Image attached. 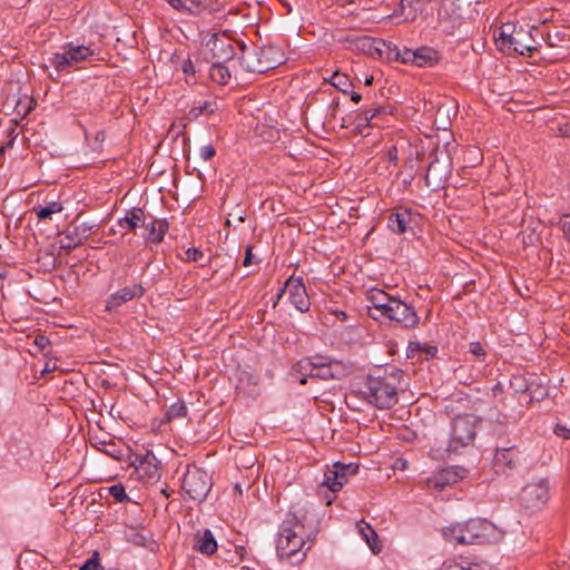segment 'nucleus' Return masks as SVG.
<instances>
[{"instance_id": "obj_1", "label": "nucleus", "mask_w": 570, "mask_h": 570, "mask_svg": "<svg viewBox=\"0 0 570 570\" xmlns=\"http://www.w3.org/2000/svg\"><path fill=\"white\" fill-rule=\"evenodd\" d=\"M318 533L317 515L305 505H294L283 520L276 543L281 559L301 560Z\"/></svg>"}, {"instance_id": "obj_2", "label": "nucleus", "mask_w": 570, "mask_h": 570, "mask_svg": "<svg viewBox=\"0 0 570 570\" xmlns=\"http://www.w3.org/2000/svg\"><path fill=\"white\" fill-rule=\"evenodd\" d=\"M402 371L379 370L377 374L367 375L360 387V396L376 409H391L397 403V391Z\"/></svg>"}, {"instance_id": "obj_3", "label": "nucleus", "mask_w": 570, "mask_h": 570, "mask_svg": "<svg viewBox=\"0 0 570 570\" xmlns=\"http://www.w3.org/2000/svg\"><path fill=\"white\" fill-rule=\"evenodd\" d=\"M443 537L456 544H483L497 538V528L492 522L476 518L444 528Z\"/></svg>"}, {"instance_id": "obj_4", "label": "nucleus", "mask_w": 570, "mask_h": 570, "mask_svg": "<svg viewBox=\"0 0 570 570\" xmlns=\"http://www.w3.org/2000/svg\"><path fill=\"white\" fill-rule=\"evenodd\" d=\"M294 371L302 376L301 384H306L307 379L340 380L347 375L348 368L342 362L325 355H314L298 361Z\"/></svg>"}, {"instance_id": "obj_5", "label": "nucleus", "mask_w": 570, "mask_h": 570, "mask_svg": "<svg viewBox=\"0 0 570 570\" xmlns=\"http://www.w3.org/2000/svg\"><path fill=\"white\" fill-rule=\"evenodd\" d=\"M482 419L472 413L459 414L452 420L448 452H458L473 443Z\"/></svg>"}, {"instance_id": "obj_6", "label": "nucleus", "mask_w": 570, "mask_h": 570, "mask_svg": "<svg viewBox=\"0 0 570 570\" xmlns=\"http://www.w3.org/2000/svg\"><path fill=\"white\" fill-rule=\"evenodd\" d=\"M539 33L540 31L537 27H532L529 31L521 27L513 35L502 38L503 40L500 42L501 51L532 57L533 52L537 51L534 37Z\"/></svg>"}, {"instance_id": "obj_7", "label": "nucleus", "mask_w": 570, "mask_h": 570, "mask_svg": "<svg viewBox=\"0 0 570 570\" xmlns=\"http://www.w3.org/2000/svg\"><path fill=\"white\" fill-rule=\"evenodd\" d=\"M91 56H94V50L89 46L68 43L65 51L53 53L49 58V62L58 73L70 72L77 63L87 60Z\"/></svg>"}, {"instance_id": "obj_8", "label": "nucleus", "mask_w": 570, "mask_h": 570, "mask_svg": "<svg viewBox=\"0 0 570 570\" xmlns=\"http://www.w3.org/2000/svg\"><path fill=\"white\" fill-rule=\"evenodd\" d=\"M212 487L208 473L199 468L188 469L184 475L181 488L195 501H203Z\"/></svg>"}, {"instance_id": "obj_9", "label": "nucleus", "mask_w": 570, "mask_h": 570, "mask_svg": "<svg viewBox=\"0 0 570 570\" xmlns=\"http://www.w3.org/2000/svg\"><path fill=\"white\" fill-rule=\"evenodd\" d=\"M549 482L547 479H537L524 485L520 493L522 507L528 511L541 509L549 498Z\"/></svg>"}, {"instance_id": "obj_10", "label": "nucleus", "mask_w": 570, "mask_h": 570, "mask_svg": "<svg viewBox=\"0 0 570 570\" xmlns=\"http://www.w3.org/2000/svg\"><path fill=\"white\" fill-rule=\"evenodd\" d=\"M525 462V453L517 445L497 448L493 468L497 473L509 475Z\"/></svg>"}, {"instance_id": "obj_11", "label": "nucleus", "mask_w": 570, "mask_h": 570, "mask_svg": "<svg viewBox=\"0 0 570 570\" xmlns=\"http://www.w3.org/2000/svg\"><path fill=\"white\" fill-rule=\"evenodd\" d=\"M243 55L239 58L243 68L249 72L264 73L277 67V61L268 58L271 49L259 48L253 51H246L243 45Z\"/></svg>"}, {"instance_id": "obj_12", "label": "nucleus", "mask_w": 570, "mask_h": 570, "mask_svg": "<svg viewBox=\"0 0 570 570\" xmlns=\"http://www.w3.org/2000/svg\"><path fill=\"white\" fill-rule=\"evenodd\" d=\"M385 317L401 324L404 328H414L420 322L414 308L399 298L391 302L390 311Z\"/></svg>"}, {"instance_id": "obj_13", "label": "nucleus", "mask_w": 570, "mask_h": 570, "mask_svg": "<svg viewBox=\"0 0 570 570\" xmlns=\"http://www.w3.org/2000/svg\"><path fill=\"white\" fill-rule=\"evenodd\" d=\"M96 227L95 224L90 223H80L78 224L76 220L70 224L65 233L63 237L61 239V248L63 249H73L80 244H82L83 240H86L92 233L94 228Z\"/></svg>"}, {"instance_id": "obj_14", "label": "nucleus", "mask_w": 570, "mask_h": 570, "mask_svg": "<svg viewBox=\"0 0 570 570\" xmlns=\"http://www.w3.org/2000/svg\"><path fill=\"white\" fill-rule=\"evenodd\" d=\"M450 157L446 156L445 161H440L438 158L432 160L426 168L425 185L432 190H438L444 187L450 176Z\"/></svg>"}, {"instance_id": "obj_15", "label": "nucleus", "mask_w": 570, "mask_h": 570, "mask_svg": "<svg viewBox=\"0 0 570 570\" xmlns=\"http://www.w3.org/2000/svg\"><path fill=\"white\" fill-rule=\"evenodd\" d=\"M145 293L146 289L141 284L125 286L107 297L105 309L115 311L127 302L142 297Z\"/></svg>"}, {"instance_id": "obj_16", "label": "nucleus", "mask_w": 570, "mask_h": 570, "mask_svg": "<svg viewBox=\"0 0 570 570\" xmlns=\"http://www.w3.org/2000/svg\"><path fill=\"white\" fill-rule=\"evenodd\" d=\"M167 3L176 11L193 17H202L215 12L210 0H167Z\"/></svg>"}, {"instance_id": "obj_17", "label": "nucleus", "mask_w": 570, "mask_h": 570, "mask_svg": "<svg viewBox=\"0 0 570 570\" xmlns=\"http://www.w3.org/2000/svg\"><path fill=\"white\" fill-rule=\"evenodd\" d=\"M439 61L435 50L429 47H421L415 50L403 48V63L414 65L420 68L432 67Z\"/></svg>"}, {"instance_id": "obj_18", "label": "nucleus", "mask_w": 570, "mask_h": 570, "mask_svg": "<svg viewBox=\"0 0 570 570\" xmlns=\"http://www.w3.org/2000/svg\"><path fill=\"white\" fill-rule=\"evenodd\" d=\"M370 55H377L380 59L387 61H400L403 63V49L395 43L384 39H372L368 46Z\"/></svg>"}, {"instance_id": "obj_19", "label": "nucleus", "mask_w": 570, "mask_h": 570, "mask_svg": "<svg viewBox=\"0 0 570 570\" xmlns=\"http://www.w3.org/2000/svg\"><path fill=\"white\" fill-rule=\"evenodd\" d=\"M286 286H288L289 301L295 308L301 313L309 311L311 301L306 293L303 279L301 277H289L286 282Z\"/></svg>"}, {"instance_id": "obj_20", "label": "nucleus", "mask_w": 570, "mask_h": 570, "mask_svg": "<svg viewBox=\"0 0 570 570\" xmlns=\"http://www.w3.org/2000/svg\"><path fill=\"white\" fill-rule=\"evenodd\" d=\"M206 47L210 51L212 58L216 59V61L226 62L235 55L230 40L225 37H219L216 33L210 36L206 42Z\"/></svg>"}, {"instance_id": "obj_21", "label": "nucleus", "mask_w": 570, "mask_h": 570, "mask_svg": "<svg viewBox=\"0 0 570 570\" xmlns=\"http://www.w3.org/2000/svg\"><path fill=\"white\" fill-rule=\"evenodd\" d=\"M462 475L454 468L440 470L433 476L428 479L429 488L443 490L445 487L456 483Z\"/></svg>"}, {"instance_id": "obj_22", "label": "nucleus", "mask_w": 570, "mask_h": 570, "mask_svg": "<svg viewBox=\"0 0 570 570\" xmlns=\"http://www.w3.org/2000/svg\"><path fill=\"white\" fill-rule=\"evenodd\" d=\"M194 550L210 556L218 551V544L209 529L197 532L194 538Z\"/></svg>"}, {"instance_id": "obj_23", "label": "nucleus", "mask_w": 570, "mask_h": 570, "mask_svg": "<svg viewBox=\"0 0 570 570\" xmlns=\"http://www.w3.org/2000/svg\"><path fill=\"white\" fill-rule=\"evenodd\" d=\"M412 210L410 208H400L389 216L387 226L395 234H403L406 232L410 222L412 220Z\"/></svg>"}, {"instance_id": "obj_24", "label": "nucleus", "mask_w": 570, "mask_h": 570, "mask_svg": "<svg viewBox=\"0 0 570 570\" xmlns=\"http://www.w3.org/2000/svg\"><path fill=\"white\" fill-rule=\"evenodd\" d=\"M126 540L135 546L150 548L155 544L153 533L146 528L130 527L125 532Z\"/></svg>"}, {"instance_id": "obj_25", "label": "nucleus", "mask_w": 570, "mask_h": 570, "mask_svg": "<svg viewBox=\"0 0 570 570\" xmlns=\"http://www.w3.org/2000/svg\"><path fill=\"white\" fill-rule=\"evenodd\" d=\"M159 461L151 451H147L144 454L142 461L140 462L139 476L147 481L159 478Z\"/></svg>"}, {"instance_id": "obj_26", "label": "nucleus", "mask_w": 570, "mask_h": 570, "mask_svg": "<svg viewBox=\"0 0 570 570\" xmlns=\"http://www.w3.org/2000/svg\"><path fill=\"white\" fill-rule=\"evenodd\" d=\"M146 220L145 212L139 207H134L127 212L124 218L118 220V225L121 228L128 229L130 232L136 230L137 227L144 226Z\"/></svg>"}, {"instance_id": "obj_27", "label": "nucleus", "mask_w": 570, "mask_h": 570, "mask_svg": "<svg viewBox=\"0 0 570 570\" xmlns=\"http://www.w3.org/2000/svg\"><path fill=\"white\" fill-rule=\"evenodd\" d=\"M356 527L362 538L371 548L372 552L375 554L380 553L382 547L379 544V535L375 532V530L371 527V524H368L364 520H361L360 522L356 523Z\"/></svg>"}, {"instance_id": "obj_28", "label": "nucleus", "mask_w": 570, "mask_h": 570, "mask_svg": "<svg viewBox=\"0 0 570 570\" xmlns=\"http://www.w3.org/2000/svg\"><path fill=\"white\" fill-rule=\"evenodd\" d=\"M395 297L387 295L384 291H372L370 294V301L372 302V307L380 309L381 314L387 315L391 306V302L394 301Z\"/></svg>"}, {"instance_id": "obj_29", "label": "nucleus", "mask_w": 570, "mask_h": 570, "mask_svg": "<svg viewBox=\"0 0 570 570\" xmlns=\"http://www.w3.org/2000/svg\"><path fill=\"white\" fill-rule=\"evenodd\" d=\"M209 76L210 79L218 85H226L232 77L228 68L222 61H215L212 63Z\"/></svg>"}, {"instance_id": "obj_30", "label": "nucleus", "mask_w": 570, "mask_h": 570, "mask_svg": "<svg viewBox=\"0 0 570 570\" xmlns=\"http://www.w3.org/2000/svg\"><path fill=\"white\" fill-rule=\"evenodd\" d=\"M244 551V547L233 546V549H226L224 547H220V549L217 552L218 558L222 559L223 561L237 564L238 562L242 561Z\"/></svg>"}, {"instance_id": "obj_31", "label": "nucleus", "mask_w": 570, "mask_h": 570, "mask_svg": "<svg viewBox=\"0 0 570 570\" xmlns=\"http://www.w3.org/2000/svg\"><path fill=\"white\" fill-rule=\"evenodd\" d=\"M371 111L364 110L358 112L355 116L354 124L355 130L363 136H367L368 132H365V129H368L372 126H377L379 124L373 120V115H370Z\"/></svg>"}, {"instance_id": "obj_32", "label": "nucleus", "mask_w": 570, "mask_h": 570, "mask_svg": "<svg viewBox=\"0 0 570 570\" xmlns=\"http://www.w3.org/2000/svg\"><path fill=\"white\" fill-rule=\"evenodd\" d=\"M101 445V451L112 459L121 460L125 456L126 449L120 442H116L114 440L102 441Z\"/></svg>"}, {"instance_id": "obj_33", "label": "nucleus", "mask_w": 570, "mask_h": 570, "mask_svg": "<svg viewBox=\"0 0 570 570\" xmlns=\"http://www.w3.org/2000/svg\"><path fill=\"white\" fill-rule=\"evenodd\" d=\"M63 207L59 202H50L46 206L35 207L39 220L51 219L53 214L62 212Z\"/></svg>"}, {"instance_id": "obj_34", "label": "nucleus", "mask_w": 570, "mask_h": 570, "mask_svg": "<svg viewBox=\"0 0 570 570\" xmlns=\"http://www.w3.org/2000/svg\"><path fill=\"white\" fill-rule=\"evenodd\" d=\"M333 468L337 470L340 482H342V487L348 481L350 475H354L358 472V465L355 463L344 464L341 462H335Z\"/></svg>"}, {"instance_id": "obj_35", "label": "nucleus", "mask_w": 570, "mask_h": 570, "mask_svg": "<svg viewBox=\"0 0 570 570\" xmlns=\"http://www.w3.org/2000/svg\"><path fill=\"white\" fill-rule=\"evenodd\" d=\"M337 473V470L333 466L327 468L324 472V480L322 484L327 487L332 492H337L343 488Z\"/></svg>"}, {"instance_id": "obj_36", "label": "nucleus", "mask_w": 570, "mask_h": 570, "mask_svg": "<svg viewBox=\"0 0 570 570\" xmlns=\"http://www.w3.org/2000/svg\"><path fill=\"white\" fill-rule=\"evenodd\" d=\"M331 83L344 94L350 92L354 87L347 75L336 71L332 75Z\"/></svg>"}, {"instance_id": "obj_37", "label": "nucleus", "mask_w": 570, "mask_h": 570, "mask_svg": "<svg viewBox=\"0 0 570 570\" xmlns=\"http://www.w3.org/2000/svg\"><path fill=\"white\" fill-rule=\"evenodd\" d=\"M187 415V406L183 401H178L169 406L165 414L164 421L171 422L176 419H181Z\"/></svg>"}, {"instance_id": "obj_38", "label": "nucleus", "mask_w": 570, "mask_h": 570, "mask_svg": "<svg viewBox=\"0 0 570 570\" xmlns=\"http://www.w3.org/2000/svg\"><path fill=\"white\" fill-rule=\"evenodd\" d=\"M213 112H214V108L212 107V102L206 101L203 105L194 106L188 112V119L195 120L203 114H213Z\"/></svg>"}, {"instance_id": "obj_39", "label": "nucleus", "mask_w": 570, "mask_h": 570, "mask_svg": "<svg viewBox=\"0 0 570 570\" xmlns=\"http://www.w3.org/2000/svg\"><path fill=\"white\" fill-rule=\"evenodd\" d=\"M108 492L117 502H126L129 500L125 487L121 483L114 484L108 488Z\"/></svg>"}, {"instance_id": "obj_40", "label": "nucleus", "mask_w": 570, "mask_h": 570, "mask_svg": "<svg viewBox=\"0 0 570 570\" xmlns=\"http://www.w3.org/2000/svg\"><path fill=\"white\" fill-rule=\"evenodd\" d=\"M510 384L514 389L515 393H524L530 391L532 397H534L535 392L531 391L530 386L523 381L522 377H512Z\"/></svg>"}, {"instance_id": "obj_41", "label": "nucleus", "mask_w": 570, "mask_h": 570, "mask_svg": "<svg viewBox=\"0 0 570 570\" xmlns=\"http://www.w3.org/2000/svg\"><path fill=\"white\" fill-rule=\"evenodd\" d=\"M79 570H102L97 551L80 567Z\"/></svg>"}, {"instance_id": "obj_42", "label": "nucleus", "mask_w": 570, "mask_h": 570, "mask_svg": "<svg viewBox=\"0 0 570 570\" xmlns=\"http://www.w3.org/2000/svg\"><path fill=\"white\" fill-rule=\"evenodd\" d=\"M515 30L517 29L514 27H512L511 24H509V23L503 24L501 27L499 35L494 36L495 45H497L499 50H501V43L500 42L503 40L501 38H504V37L509 36V35H513Z\"/></svg>"}, {"instance_id": "obj_43", "label": "nucleus", "mask_w": 570, "mask_h": 570, "mask_svg": "<svg viewBox=\"0 0 570 570\" xmlns=\"http://www.w3.org/2000/svg\"><path fill=\"white\" fill-rule=\"evenodd\" d=\"M204 256V253L196 247H190L185 252L184 261L198 262Z\"/></svg>"}, {"instance_id": "obj_44", "label": "nucleus", "mask_w": 570, "mask_h": 570, "mask_svg": "<svg viewBox=\"0 0 570 570\" xmlns=\"http://www.w3.org/2000/svg\"><path fill=\"white\" fill-rule=\"evenodd\" d=\"M156 225H157L156 244H158V243L163 242L164 236L168 230V223L165 219H161V220L156 219Z\"/></svg>"}, {"instance_id": "obj_45", "label": "nucleus", "mask_w": 570, "mask_h": 570, "mask_svg": "<svg viewBox=\"0 0 570 570\" xmlns=\"http://www.w3.org/2000/svg\"><path fill=\"white\" fill-rule=\"evenodd\" d=\"M144 227H146L148 234H147V239L150 240L151 243H155L156 244V235H157V225H156V219H153L151 222L149 223H146L145 222V225Z\"/></svg>"}, {"instance_id": "obj_46", "label": "nucleus", "mask_w": 570, "mask_h": 570, "mask_svg": "<svg viewBox=\"0 0 570 570\" xmlns=\"http://www.w3.org/2000/svg\"><path fill=\"white\" fill-rule=\"evenodd\" d=\"M560 226H561V229L563 232V236L564 238L570 242V213L569 214H566L563 215L561 218H560Z\"/></svg>"}, {"instance_id": "obj_47", "label": "nucleus", "mask_w": 570, "mask_h": 570, "mask_svg": "<svg viewBox=\"0 0 570 570\" xmlns=\"http://www.w3.org/2000/svg\"><path fill=\"white\" fill-rule=\"evenodd\" d=\"M215 154H216V150L212 145L203 146L199 149V156L205 161L210 160L215 156Z\"/></svg>"}, {"instance_id": "obj_48", "label": "nucleus", "mask_w": 570, "mask_h": 570, "mask_svg": "<svg viewBox=\"0 0 570 570\" xmlns=\"http://www.w3.org/2000/svg\"><path fill=\"white\" fill-rule=\"evenodd\" d=\"M469 352L476 357H484L487 354L480 342L470 343Z\"/></svg>"}, {"instance_id": "obj_49", "label": "nucleus", "mask_w": 570, "mask_h": 570, "mask_svg": "<svg viewBox=\"0 0 570 570\" xmlns=\"http://www.w3.org/2000/svg\"><path fill=\"white\" fill-rule=\"evenodd\" d=\"M440 570H463V563H459L456 560H445Z\"/></svg>"}, {"instance_id": "obj_50", "label": "nucleus", "mask_w": 570, "mask_h": 570, "mask_svg": "<svg viewBox=\"0 0 570 570\" xmlns=\"http://www.w3.org/2000/svg\"><path fill=\"white\" fill-rule=\"evenodd\" d=\"M368 111H371V112H370V115H373V120H374V121H376V119H379L381 116H383V115H389V114H391V112H392V111H391V110H389V108H387V107H385V106H377V107H375V108H373V109H370Z\"/></svg>"}, {"instance_id": "obj_51", "label": "nucleus", "mask_w": 570, "mask_h": 570, "mask_svg": "<svg viewBox=\"0 0 570 570\" xmlns=\"http://www.w3.org/2000/svg\"><path fill=\"white\" fill-rule=\"evenodd\" d=\"M554 433L563 439H570V426L567 428L566 425L558 423L554 428Z\"/></svg>"}, {"instance_id": "obj_52", "label": "nucleus", "mask_w": 570, "mask_h": 570, "mask_svg": "<svg viewBox=\"0 0 570 570\" xmlns=\"http://www.w3.org/2000/svg\"><path fill=\"white\" fill-rule=\"evenodd\" d=\"M423 345L419 342H410L407 346V356L413 357L415 352H422Z\"/></svg>"}, {"instance_id": "obj_53", "label": "nucleus", "mask_w": 570, "mask_h": 570, "mask_svg": "<svg viewBox=\"0 0 570 570\" xmlns=\"http://www.w3.org/2000/svg\"><path fill=\"white\" fill-rule=\"evenodd\" d=\"M35 344L39 347L40 351H45L49 345V338L45 335H39L35 338Z\"/></svg>"}, {"instance_id": "obj_54", "label": "nucleus", "mask_w": 570, "mask_h": 570, "mask_svg": "<svg viewBox=\"0 0 570 570\" xmlns=\"http://www.w3.org/2000/svg\"><path fill=\"white\" fill-rule=\"evenodd\" d=\"M422 352L425 353V358L434 357L438 353V347L432 345H423Z\"/></svg>"}, {"instance_id": "obj_55", "label": "nucleus", "mask_w": 570, "mask_h": 570, "mask_svg": "<svg viewBox=\"0 0 570 570\" xmlns=\"http://www.w3.org/2000/svg\"><path fill=\"white\" fill-rule=\"evenodd\" d=\"M252 250H253L252 246H250V245H248V246L246 247V250H245V258H244V261H243V265H244V266H249V265H252V264H253V257H254V256H253Z\"/></svg>"}, {"instance_id": "obj_56", "label": "nucleus", "mask_w": 570, "mask_h": 570, "mask_svg": "<svg viewBox=\"0 0 570 570\" xmlns=\"http://www.w3.org/2000/svg\"><path fill=\"white\" fill-rule=\"evenodd\" d=\"M181 68H183L184 73L187 75V76L195 73V68H194V65H193V62L190 60L184 61Z\"/></svg>"}, {"instance_id": "obj_57", "label": "nucleus", "mask_w": 570, "mask_h": 570, "mask_svg": "<svg viewBox=\"0 0 570 570\" xmlns=\"http://www.w3.org/2000/svg\"><path fill=\"white\" fill-rule=\"evenodd\" d=\"M367 314L373 320H380L381 317H385V314H381L380 309H376L372 306L368 307Z\"/></svg>"}, {"instance_id": "obj_58", "label": "nucleus", "mask_w": 570, "mask_h": 570, "mask_svg": "<svg viewBox=\"0 0 570 570\" xmlns=\"http://www.w3.org/2000/svg\"><path fill=\"white\" fill-rule=\"evenodd\" d=\"M142 458H144V455L136 454L135 459H134V461L131 463L135 466L137 472H140V462L142 461Z\"/></svg>"}, {"instance_id": "obj_59", "label": "nucleus", "mask_w": 570, "mask_h": 570, "mask_svg": "<svg viewBox=\"0 0 570 570\" xmlns=\"http://www.w3.org/2000/svg\"><path fill=\"white\" fill-rule=\"evenodd\" d=\"M288 289V286H286V283L282 288H279L278 293L276 294V299L274 302V306H276L277 302L281 299V297L284 295V293Z\"/></svg>"}, {"instance_id": "obj_60", "label": "nucleus", "mask_w": 570, "mask_h": 570, "mask_svg": "<svg viewBox=\"0 0 570 570\" xmlns=\"http://www.w3.org/2000/svg\"><path fill=\"white\" fill-rule=\"evenodd\" d=\"M503 392V386L501 383H497L493 387H492V393H493V396H497L499 393H502Z\"/></svg>"}, {"instance_id": "obj_61", "label": "nucleus", "mask_w": 570, "mask_h": 570, "mask_svg": "<svg viewBox=\"0 0 570 570\" xmlns=\"http://www.w3.org/2000/svg\"><path fill=\"white\" fill-rule=\"evenodd\" d=\"M351 100L358 104L362 100V96L358 92L351 91Z\"/></svg>"}, {"instance_id": "obj_62", "label": "nucleus", "mask_w": 570, "mask_h": 570, "mask_svg": "<svg viewBox=\"0 0 570 570\" xmlns=\"http://www.w3.org/2000/svg\"><path fill=\"white\" fill-rule=\"evenodd\" d=\"M373 80H374L373 76H366L365 80H364V85L371 86L373 83Z\"/></svg>"}, {"instance_id": "obj_63", "label": "nucleus", "mask_w": 570, "mask_h": 570, "mask_svg": "<svg viewBox=\"0 0 570 570\" xmlns=\"http://www.w3.org/2000/svg\"><path fill=\"white\" fill-rule=\"evenodd\" d=\"M459 563H463V570H471V563L465 560L459 561Z\"/></svg>"}, {"instance_id": "obj_64", "label": "nucleus", "mask_w": 570, "mask_h": 570, "mask_svg": "<svg viewBox=\"0 0 570 570\" xmlns=\"http://www.w3.org/2000/svg\"><path fill=\"white\" fill-rule=\"evenodd\" d=\"M546 395H547L546 389L543 390V392L538 391V397H544Z\"/></svg>"}]
</instances>
